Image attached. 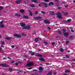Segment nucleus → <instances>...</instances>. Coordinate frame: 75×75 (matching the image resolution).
<instances>
[{
	"label": "nucleus",
	"mask_w": 75,
	"mask_h": 75,
	"mask_svg": "<svg viewBox=\"0 0 75 75\" xmlns=\"http://www.w3.org/2000/svg\"><path fill=\"white\" fill-rule=\"evenodd\" d=\"M56 16H57V18H62V16H61V13L60 12H58L57 13H56L55 14Z\"/></svg>",
	"instance_id": "obj_1"
},
{
	"label": "nucleus",
	"mask_w": 75,
	"mask_h": 75,
	"mask_svg": "<svg viewBox=\"0 0 75 75\" xmlns=\"http://www.w3.org/2000/svg\"><path fill=\"white\" fill-rule=\"evenodd\" d=\"M14 37H16L18 38H21V35L20 34H15L13 35Z\"/></svg>",
	"instance_id": "obj_2"
},
{
	"label": "nucleus",
	"mask_w": 75,
	"mask_h": 75,
	"mask_svg": "<svg viewBox=\"0 0 75 75\" xmlns=\"http://www.w3.org/2000/svg\"><path fill=\"white\" fill-rule=\"evenodd\" d=\"M0 66L4 67H9V65H7L5 64H0Z\"/></svg>",
	"instance_id": "obj_3"
},
{
	"label": "nucleus",
	"mask_w": 75,
	"mask_h": 75,
	"mask_svg": "<svg viewBox=\"0 0 75 75\" xmlns=\"http://www.w3.org/2000/svg\"><path fill=\"white\" fill-rule=\"evenodd\" d=\"M3 21H1L0 22V23L1 24V28H3L4 27V25L3 24Z\"/></svg>",
	"instance_id": "obj_4"
},
{
	"label": "nucleus",
	"mask_w": 75,
	"mask_h": 75,
	"mask_svg": "<svg viewBox=\"0 0 75 75\" xmlns=\"http://www.w3.org/2000/svg\"><path fill=\"white\" fill-rule=\"evenodd\" d=\"M34 65V63L33 62H30L28 63L26 65L27 67H30V66H31L32 65Z\"/></svg>",
	"instance_id": "obj_5"
},
{
	"label": "nucleus",
	"mask_w": 75,
	"mask_h": 75,
	"mask_svg": "<svg viewBox=\"0 0 75 75\" xmlns=\"http://www.w3.org/2000/svg\"><path fill=\"white\" fill-rule=\"evenodd\" d=\"M41 4H44L45 6V7L47 8L48 7V4L45 3V2H42L41 3Z\"/></svg>",
	"instance_id": "obj_6"
},
{
	"label": "nucleus",
	"mask_w": 75,
	"mask_h": 75,
	"mask_svg": "<svg viewBox=\"0 0 75 75\" xmlns=\"http://www.w3.org/2000/svg\"><path fill=\"white\" fill-rule=\"evenodd\" d=\"M20 25H21V27H24L25 26V24L23 23H20Z\"/></svg>",
	"instance_id": "obj_7"
},
{
	"label": "nucleus",
	"mask_w": 75,
	"mask_h": 75,
	"mask_svg": "<svg viewBox=\"0 0 75 75\" xmlns=\"http://www.w3.org/2000/svg\"><path fill=\"white\" fill-rule=\"evenodd\" d=\"M51 5L52 6H53V5H54V2H50L48 4V6H51Z\"/></svg>",
	"instance_id": "obj_8"
},
{
	"label": "nucleus",
	"mask_w": 75,
	"mask_h": 75,
	"mask_svg": "<svg viewBox=\"0 0 75 75\" xmlns=\"http://www.w3.org/2000/svg\"><path fill=\"white\" fill-rule=\"evenodd\" d=\"M35 19L36 20H40V19H41V17L40 16L36 17L35 18Z\"/></svg>",
	"instance_id": "obj_9"
},
{
	"label": "nucleus",
	"mask_w": 75,
	"mask_h": 75,
	"mask_svg": "<svg viewBox=\"0 0 75 75\" xmlns=\"http://www.w3.org/2000/svg\"><path fill=\"white\" fill-rule=\"evenodd\" d=\"M69 33H64V36H68V35H69Z\"/></svg>",
	"instance_id": "obj_10"
},
{
	"label": "nucleus",
	"mask_w": 75,
	"mask_h": 75,
	"mask_svg": "<svg viewBox=\"0 0 75 75\" xmlns=\"http://www.w3.org/2000/svg\"><path fill=\"white\" fill-rule=\"evenodd\" d=\"M5 39L7 40H10L11 39V38L10 37H5Z\"/></svg>",
	"instance_id": "obj_11"
},
{
	"label": "nucleus",
	"mask_w": 75,
	"mask_h": 75,
	"mask_svg": "<svg viewBox=\"0 0 75 75\" xmlns=\"http://www.w3.org/2000/svg\"><path fill=\"white\" fill-rule=\"evenodd\" d=\"M44 22L46 24L50 23V22H49V21L47 20H44Z\"/></svg>",
	"instance_id": "obj_12"
},
{
	"label": "nucleus",
	"mask_w": 75,
	"mask_h": 75,
	"mask_svg": "<svg viewBox=\"0 0 75 75\" xmlns=\"http://www.w3.org/2000/svg\"><path fill=\"white\" fill-rule=\"evenodd\" d=\"M20 2H21V0H18L16 1V3L17 4H19L20 3Z\"/></svg>",
	"instance_id": "obj_13"
},
{
	"label": "nucleus",
	"mask_w": 75,
	"mask_h": 75,
	"mask_svg": "<svg viewBox=\"0 0 75 75\" xmlns=\"http://www.w3.org/2000/svg\"><path fill=\"white\" fill-rule=\"evenodd\" d=\"M39 60L41 61H44V59L43 58H40Z\"/></svg>",
	"instance_id": "obj_14"
},
{
	"label": "nucleus",
	"mask_w": 75,
	"mask_h": 75,
	"mask_svg": "<svg viewBox=\"0 0 75 75\" xmlns=\"http://www.w3.org/2000/svg\"><path fill=\"white\" fill-rule=\"evenodd\" d=\"M13 69L11 68H9V71L10 72H13Z\"/></svg>",
	"instance_id": "obj_15"
},
{
	"label": "nucleus",
	"mask_w": 75,
	"mask_h": 75,
	"mask_svg": "<svg viewBox=\"0 0 75 75\" xmlns=\"http://www.w3.org/2000/svg\"><path fill=\"white\" fill-rule=\"evenodd\" d=\"M23 18H26V19L28 18V16L25 15L23 16Z\"/></svg>",
	"instance_id": "obj_16"
},
{
	"label": "nucleus",
	"mask_w": 75,
	"mask_h": 75,
	"mask_svg": "<svg viewBox=\"0 0 75 75\" xmlns=\"http://www.w3.org/2000/svg\"><path fill=\"white\" fill-rule=\"evenodd\" d=\"M31 0L32 1H33L35 2L36 3H38V1H37V0Z\"/></svg>",
	"instance_id": "obj_17"
},
{
	"label": "nucleus",
	"mask_w": 75,
	"mask_h": 75,
	"mask_svg": "<svg viewBox=\"0 0 75 75\" xmlns=\"http://www.w3.org/2000/svg\"><path fill=\"white\" fill-rule=\"evenodd\" d=\"M26 28L27 29H30V25H28L26 26Z\"/></svg>",
	"instance_id": "obj_18"
},
{
	"label": "nucleus",
	"mask_w": 75,
	"mask_h": 75,
	"mask_svg": "<svg viewBox=\"0 0 75 75\" xmlns=\"http://www.w3.org/2000/svg\"><path fill=\"white\" fill-rule=\"evenodd\" d=\"M64 72L65 73H67V72H68V73L70 72V71L69 70H67L65 71Z\"/></svg>",
	"instance_id": "obj_19"
},
{
	"label": "nucleus",
	"mask_w": 75,
	"mask_h": 75,
	"mask_svg": "<svg viewBox=\"0 0 75 75\" xmlns=\"http://www.w3.org/2000/svg\"><path fill=\"white\" fill-rule=\"evenodd\" d=\"M30 6L32 7H35V5H34L33 4H31L30 5Z\"/></svg>",
	"instance_id": "obj_20"
},
{
	"label": "nucleus",
	"mask_w": 75,
	"mask_h": 75,
	"mask_svg": "<svg viewBox=\"0 0 75 75\" xmlns=\"http://www.w3.org/2000/svg\"><path fill=\"white\" fill-rule=\"evenodd\" d=\"M20 12L21 13H23L24 12V10L23 9H21V10H20Z\"/></svg>",
	"instance_id": "obj_21"
},
{
	"label": "nucleus",
	"mask_w": 75,
	"mask_h": 75,
	"mask_svg": "<svg viewBox=\"0 0 75 75\" xmlns=\"http://www.w3.org/2000/svg\"><path fill=\"white\" fill-rule=\"evenodd\" d=\"M39 70L40 71H41L42 70H43V69H42V68L41 67H39Z\"/></svg>",
	"instance_id": "obj_22"
},
{
	"label": "nucleus",
	"mask_w": 75,
	"mask_h": 75,
	"mask_svg": "<svg viewBox=\"0 0 75 75\" xmlns=\"http://www.w3.org/2000/svg\"><path fill=\"white\" fill-rule=\"evenodd\" d=\"M15 16H18V17H20V15L16 13L15 14Z\"/></svg>",
	"instance_id": "obj_23"
},
{
	"label": "nucleus",
	"mask_w": 75,
	"mask_h": 75,
	"mask_svg": "<svg viewBox=\"0 0 75 75\" xmlns=\"http://www.w3.org/2000/svg\"><path fill=\"white\" fill-rule=\"evenodd\" d=\"M37 56H38V57H42V56L40 54H37Z\"/></svg>",
	"instance_id": "obj_24"
},
{
	"label": "nucleus",
	"mask_w": 75,
	"mask_h": 75,
	"mask_svg": "<svg viewBox=\"0 0 75 75\" xmlns=\"http://www.w3.org/2000/svg\"><path fill=\"white\" fill-rule=\"evenodd\" d=\"M35 42L38 41V38H36L35 39Z\"/></svg>",
	"instance_id": "obj_25"
},
{
	"label": "nucleus",
	"mask_w": 75,
	"mask_h": 75,
	"mask_svg": "<svg viewBox=\"0 0 75 75\" xmlns=\"http://www.w3.org/2000/svg\"><path fill=\"white\" fill-rule=\"evenodd\" d=\"M50 14H52V15H54L55 14V13L53 12H50Z\"/></svg>",
	"instance_id": "obj_26"
},
{
	"label": "nucleus",
	"mask_w": 75,
	"mask_h": 75,
	"mask_svg": "<svg viewBox=\"0 0 75 75\" xmlns=\"http://www.w3.org/2000/svg\"><path fill=\"white\" fill-rule=\"evenodd\" d=\"M73 38H74V36H70V40H73Z\"/></svg>",
	"instance_id": "obj_27"
},
{
	"label": "nucleus",
	"mask_w": 75,
	"mask_h": 75,
	"mask_svg": "<svg viewBox=\"0 0 75 75\" xmlns=\"http://www.w3.org/2000/svg\"><path fill=\"white\" fill-rule=\"evenodd\" d=\"M38 11H36L35 12V14H36V15L38 14Z\"/></svg>",
	"instance_id": "obj_28"
},
{
	"label": "nucleus",
	"mask_w": 75,
	"mask_h": 75,
	"mask_svg": "<svg viewBox=\"0 0 75 75\" xmlns=\"http://www.w3.org/2000/svg\"><path fill=\"white\" fill-rule=\"evenodd\" d=\"M22 29L23 30H25V29H27V27L26 26H24V27Z\"/></svg>",
	"instance_id": "obj_29"
},
{
	"label": "nucleus",
	"mask_w": 75,
	"mask_h": 75,
	"mask_svg": "<svg viewBox=\"0 0 75 75\" xmlns=\"http://www.w3.org/2000/svg\"><path fill=\"white\" fill-rule=\"evenodd\" d=\"M59 51H61V52H62V51H64V49H62V48H60L59 49Z\"/></svg>",
	"instance_id": "obj_30"
},
{
	"label": "nucleus",
	"mask_w": 75,
	"mask_h": 75,
	"mask_svg": "<svg viewBox=\"0 0 75 75\" xmlns=\"http://www.w3.org/2000/svg\"><path fill=\"white\" fill-rule=\"evenodd\" d=\"M55 4L57 7L59 6V3H56Z\"/></svg>",
	"instance_id": "obj_31"
},
{
	"label": "nucleus",
	"mask_w": 75,
	"mask_h": 75,
	"mask_svg": "<svg viewBox=\"0 0 75 75\" xmlns=\"http://www.w3.org/2000/svg\"><path fill=\"white\" fill-rule=\"evenodd\" d=\"M68 12H66L64 14V16H68Z\"/></svg>",
	"instance_id": "obj_32"
},
{
	"label": "nucleus",
	"mask_w": 75,
	"mask_h": 75,
	"mask_svg": "<svg viewBox=\"0 0 75 75\" xmlns=\"http://www.w3.org/2000/svg\"><path fill=\"white\" fill-rule=\"evenodd\" d=\"M46 75H52V74H51V72H49Z\"/></svg>",
	"instance_id": "obj_33"
},
{
	"label": "nucleus",
	"mask_w": 75,
	"mask_h": 75,
	"mask_svg": "<svg viewBox=\"0 0 75 75\" xmlns=\"http://www.w3.org/2000/svg\"><path fill=\"white\" fill-rule=\"evenodd\" d=\"M71 19H68L67 20V23H69V22H71Z\"/></svg>",
	"instance_id": "obj_34"
},
{
	"label": "nucleus",
	"mask_w": 75,
	"mask_h": 75,
	"mask_svg": "<svg viewBox=\"0 0 75 75\" xmlns=\"http://www.w3.org/2000/svg\"><path fill=\"white\" fill-rule=\"evenodd\" d=\"M1 44L2 45H4V44H5V43L4 42L2 41L1 42Z\"/></svg>",
	"instance_id": "obj_35"
},
{
	"label": "nucleus",
	"mask_w": 75,
	"mask_h": 75,
	"mask_svg": "<svg viewBox=\"0 0 75 75\" xmlns=\"http://www.w3.org/2000/svg\"><path fill=\"white\" fill-rule=\"evenodd\" d=\"M57 32H58V33H59V34H62V33H61V31H60L59 30H58V31H57Z\"/></svg>",
	"instance_id": "obj_36"
},
{
	"label": "nucleus",
	"mask_w": 75,
	"mask_h": 75,
	"mask_svg": "<svg viewBox=\"0 0 75 75\" xmlns=\"http://www.w3.org/2000/svg\"><path fill=\"white\" fill-rule=\"evenodd\" d=\"M63 31H64L63 33H65V32L66 31V30H65V29H63Z\"/></svg>",
	"instance_id": "obj_37"
},
{
	"label": "nucleus",
	"mask_w": 75,
	"mask_h": 75,
	"mask_svg": "<svg viewBox=\"0 0 75 75\" xmlns=\"http://www.w3.org/2000/svg\"><path fill=\"white\" fill-rule=\"evenodd\" d=\"M45 2H49V0H44Z\"/></svg>",
	"instance_id": "obj_38"
},
{
	"label": "nucleus",
	"mask_w": 75,
	"mask_h": 75,
	"mask_svg": "<svg viewBox=\"0 0 75 75\" xmlns=\"http://www.w3.org/2000/svg\"><path fill=\"white\" fill-rule=\"evenodd\" d=\"M34 55H35V53H32L31 54V55L32 56Z\"/></svg>",
	"instance_id": "obj_39"
},
{
	"label": "nucleus",
	"mask_w": 75,
	"mask_h": 75,
	"mask_svg": "<svg viewBox=\"0 0 75 75\" xmlns=\"http://www.w3.org/2000/svg\"><path fill=\"white\" fill-rule=\"evenodd\" d=\"M29 14L30 15V16H33V13L31 12H30V13H29Z\"/></svg>",
	"instance_id": "obj_40"
},
{
	"label": "nucleus",
	"mask_w": 75,
	"mask_h": 75,
	"mask_svg": "<svg viewBox=\"0 0 75 75\" xmlns=\"http://www.w3.org/2000/svg\"><path fill=\"white\" fill-rule=\"evenodd\" d=\"M41 13H42V14H44L45 13V12L43 11H42L41 12Z\"/></svg>",
	"instance_id": "obj_41"
},
{
	"label": "nucleus",
	"mask_w": 75,
	"mask_h": 75,
	"mask_svg": "<svg viewBox=\"0 0 75 75\" xmlns=\"http://www.w3.org/2000/svg\"><path fill=\"white\" fill-rule=\"evenodd\" d=\"M69 43V41H67L66 42V45L68 44Z\"/></svg>",
	"instance_id": "obj_42"
},
{
	"label": "nucleus",
	"mask_w": 75,
	"mask_h": 75,
	"mask_svg": "<svg viewBox=\"0 0 75 75\" xmlns=\"http://www.w3.org/2000/svg\"><path fill=\"white\" fill-rule=\"evenodd\" d=\"M2 9H3V7L0 6V10H2Z\"/></svg>",
	"instance_id": "obj_43"
},
{
	"label": "nucleus",
	"mask_w": 75,
	"mask_h": 75,
	"mask_svg": "<svg viewBox=\"0 0 75 75\" xmlns=\"http://www.w3.org/2000/svg\"><path fill=\"white\" fill-rule=\"evenodd\" d=\"M47 29H48V30H51V28H50V27H48Z\"/></svg>",
	"instance_id": "obj_44"
},
{
	"label": "nucleus",
	"mask_w": 75,
	"mask_h": 75,
	"mask_svg": "<svg viewBox=\"0 0 75 75\" xmlns=\"http://www.w3.org/2000/svg\"><path fill=\"white\" fill-rule=\"evenodd\" d=\"M33 52L31 51H29V54H31V53H32Z\"/></svg>",
	"instance_id": "obj_45"
},
{
	"label": "nucleus",
	"mask_w": 75,
	"mask_h": 75,
	"mask_svg": "<svg viewBox=\"0 0 75 75\" xmlns=\"http://www.w3.org/2000/svg\"><path fill=\"white\" fill-rule=\"evenodd\" d=\"M71 31L72 33H74V30H73L72 29H71Z\"/></svg>",
	"instance_id": "obj_46"
},
{
	"label": "nucleus",
	"mask_w": 75,
	"mask_h": 75,
	"mask_svg": "<svg viewBox=\"0 0 75 75\" xmlns=\"http://www.w3.org/2000/svg\"><path fill=\"white\" fill-rule=\"evenodd\" d=\"M63 22H64V23H67V21H65V20H64L63 21Z\"/></svg>",
	"instance_id": "obj_47"
},
{
	"label": "nucleus",
	"mask_w": 75,
	"mask_h": 75,
	"mask_svg": "<svg viewBox=\"0 0 75 75\" xmlns=\"http://www.w3.org/2000/svg\"><path fill=\"white\" fill-rule=\"evenodd\" d=\"M66 58H69V56L68 55H66Z\"/></svg>",
	"instance_id": "obj_48"
},
{
	"label": "nucleus",
	"mask_w": 75,
	"mask_h": 75,
	"mask_svg": "<svg viewBox=\"0 0 75 75\" xmlns=\"http://www.w3.org/2000/svg\"><path fill=\"white\" fill-rule=\"evenodd\" d=\"M44 43H45V44H48V42H44Z\"/></svg>",
	"instance_id": "obj_49"
},
{
	"label": "nucleus",
	"mask_w": 75,
	"mask_h": 75,
	"mask_svg": "<svg viewBox=\"0 0 75 75\" xmlns=\"http://www.w3.org/2000/svg\"><path fill=\"white\" fill-rule=\"evenodd\" d=\"M11 47H12V48H14V46L12 45L11 46Z\"/></svg>",
	"instance_id": "obj_50"
},
{
	"label": "nucleus",
	"mask_w": 75,
	"mask_h": 75,
	"mask_svg": "<svg viewBox=\"0 0 75 75\" xmlns=\"http://www.w3.org/2000/svg\"><path fill=\"white\" fill-rule=\"evenodd\" d=\"M19 71L20 72H21L22 73L23 72V71L21 70H19Z\"/></svg>",
	"instance_id": "obj_51"
},
{
	"label": "nucleus",
	"mask_w": 75,
	"mask_h": 75,
	"mask_svg": "<svg viewBox=\"0 0 75 75\" xmlns=\"http://www.w3.org/2000/svg\"><path fill=\"white\" fill-rule=\"evenodd\" d=\"M18 64H21V62H18Z\"/></svg>",
	"instance_id": "obj_52"
},
{
	"label": "nucleus",
	"mask_w": 75,
	"mask_h": 75,
	"mask_svg": "<svg viewBox=\"0 0 75 75\" xmlns=\"http://www.w3.org/2000/svg\"><path fill=\"white\" fill-rule=\"evenodd\" d=\"M26 3H28L29 1L28 0H27L26 1H25Z\"/></svg>",
	"instance_id": "obj_53"
},
{
	"label": "nucleus",
	"mask_w": 75,
	"mask_h": 75,
	"mask_svg": "<svg viewBox=\"0 0 75 75\" xmlns=\"http://www.w3.org/2000/svg\"><path fill=\"white\" fill-rule=\"evenodd\" d=\"M72 64H75V63L72 62L71 64V65H72Z\"/></svg>",
	"instance_id": "obj_54"
},
{
	"label": "nucleus",
	"mask_w": 75,
	"mask_h": 75,
	"mask_svg": "<svg viewBox=\"0 0 75 75\" xmlns=\"http://www.w3.org/2000/svg\"><path fill=\"white\" fill-rule=\"evenodd\" d=\"M7 59V58H6L5 57H4L3 58V59L4 60V59Z\"/></svg>",
	"instance_id": "obj_55"
},
{
	"label": "nucleus",
	"mask_w": 75,
	"mask_h": 75,
	"mask_svg": "<svg viewBox=\"0 0 75 75\" xmlns=\"http://www.w3.org/2000/svg\"><path fill=\"white\" fill-rule=\"evenodd\" d=\"M22 35H25V34H24V33H22Z\"/></svg>",
	"instance_id": "obj_56"
},
{
	"label": "nucleus",
	"mask_w": 75,
	"mask_h": 75,
	"mask_svg": "<svg viewBox=\"0 0 75 75\" xmlns=\"http://www.w3.org/2000/svg\"><path fill=\"white\" fill-rule=\"evenodd\" d=\"M37 69H35L33 70V71H37Z\"/></svg>",
	"instance_id": "obj_57"
},
{
	"label": "nucleus",
	"mask_w": 75,
	"mask_h": 75,
	"mask_svg": "<svg viewBox=\"0 0 75 75\" xmlns=\"http://www.w3.org/2000/svg\"><path fill=\"white\" fill-rule=\"evenodd\" d=\"M32 67H30L29 68V69H32Z\"/></svg>",
	"instance_id": "obj_58"
},
{
	"label": "nucleus",
	"mask_w": 75,
	"mask_h": 75,
	"mask_svg": "<svg viewBox=\"0 0 75 75\" xmlns=\"http://www.w3.org/2000/svg\"><path fill=\"white\" fill-rule=\"evenodd\" d=\"M39 7H41V4H39Z\"/></svg>",
	"instance_id": "obj_59"
},
{
	"label": "nucleus",
	"mask_w": 75,
	"mask_h": 75,
	"mask_svg": "<svg viewBox=\"0 0 75 75\" xmlns=\"http://www.w3.org/2000/svg\"><path fill=\"white\" fill-rule=\"evenodd\" d=\"M62 14H64V12L63 11H62Z\"/></svg>",
	"instance_id": "obj_60"
},
{
	"label": "nucleus",
	"mask_w": 75,
	"mask_h": 75,
	"mask_svg": "<svg viewBox=\"0 0 75 75\" xmlns=\"http://www.w3.org/2000/svg\"><path fill=\"white\" fill-rule=\"evenodd\" d=\"M15 64L16 66H17V65H18V63H16Z\"/></svg>",
	"instance_id": "obj_61"
},
{
	"label": "nucleus",
	"mask_w": 75,
	"mask_h": 75,
	"mask_svg": "<svg viewBox=\"0 0 75 75\" xmlns=\"http://www.w3.org/2000/svg\"><path fill=\"white\" fill-rule=\"evenodd\" d=\"M52 44L53 45H54V44H55V43L54 42H53V43H52Z\"/></svg>",
	"instance_id": "obj_62"
},
{
	"label": "nucleus",
	"mask_w": 75,
	"mask_h": 75,
	"mask_svg": "<svg viewBox=\"0 0 75 75\" xmlns=\"http://www.w3.org/2000/svg\"><path fill=\"white\" fill-rule=\"evenodd\" d=\"M58 9H59V10H60V9H61V7H59L58 8Z\"/></svg>",
	"instance_id": "obj_63"
},
{
	"label": "nucleus",
	"mask_w": 75,
	"mask_h": 75,
	"mask_svg": "<svg viewBox=\"0 0 75 75\" xmlns=\"http://www.w3.org/2000/svg\"><path fill=\"white\" fill-rule=\"evenodd\" d=\"M64 6L65 7H68V5H66V6L65 5Z\"/></svg>",
	"instance_id": "obj_64"
}]
</instances>
